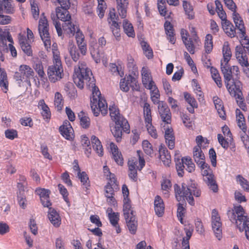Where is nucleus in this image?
I'll return each instance as SVG.
<instances>
[{
    "instance_id": "c85d7f7f",
    "label": "nucleus",
    "mask_w": 249,
    "mask_h": 249,
    "mask_svg": "<svg viewBox=\"0 0 249 249\" xmlns=\"http://www.w3.org/2000/svg\"><path fill=\"white\" fill-rule=\"evenodd\" d=\"M56 15L57 18L65 22L71 19V16L68 9H60L59 7L56 8Z\"/></svg>"
},
{
    "instance_id": "393cba45",
    "label": "nucleus",
    "mask_w": 249,
    "mask_h": 249,
    "mask_svg": "<svg viewBox=\"0 0 249 249\" xmlns=\"http://www.w3.org/2000/svg\"><path fill=\"white\" fill-rule=\"evenodd\" d=\"M164 26L167 38L169 42L173 44H175L176 39L174 36L175 34L173 25L169 21H166L164 23Z\"/></svg>"
},
{
    "instance_id": "f257e3e1",
    "label": "nucleus",
    "mask_w": 249,
    "mask_h": 249,
    "mask_svg": "<svg viewBox=\"0 0 249 249\" xmlns=\"http://www.w3.org/2000/svg\"><path fill=\"white\" fill-rule=\"evenodd\" d=\"M73 82L79 88L82 89L86 84L89 88H92V101L97 102V99L101 98V92L96 87L95 79L92 76L91 70L89 69L85 62H79L77 67L74 68L73 75Z\"/></svg>"
},
{
    "instance_id": "c756f323",
    "label": "nucleus",
    "mask_w": 249,
    "mask_h": 249,
    "mask_svg": "<svg viewBox=\"0 0 249 249\" xmlns=\"http://www.w3.org/2000/svg\"><path fill=\"white\" fill-rule=\"evenodd\" d=\"M159 154L160 159L163 163L165 165L169 166L171 161V156L166 148L161 146V147L159 149Z\"/></svg>"
},
{
    "instance_id": "0eeeda50",
    "label": "nucleus",
    "mask_w": 249,
    "mask_h": 249,
    "mask_svg": "<svg viewBox=\"0 0 249 249\" xmlns=\"http://www.w3.org/2000/svg\"><path fill=\"white\" fill-rule=\"evenodd\" d=\"M240 45L235 47V56L237 60H243L248 58L247 54H249V39L245 35L240 36Z\"/></svg>"
},
{
    "instance_id": "13d9d810",
    "label": "nucleus",
    "mask_w": 249,
    "mask_h": 249,
    "mask_svg": "<svg viewBox=\"0 0 249 249\" xmlns=\"http://www.w3.org/2000/svg\"><path fill=\"white\" fill-rule=\"evenodd\" d=\"M94 7V4L90 1L86 2L84 4L83 7V12L89 16H92L93 14V8Z\"/></svg>"
},
{
    "instance_id": "f03ea898",
    "label": "nucleus",
    "mask_w": 249,
    "mask_h": 249,
    "mask_svg": "<svg viewBox=\"0 0 249 249\" xmlns=\"http://www.w3.org/2000/svg\"><path fill=\"white\" fill-rule=\"evenodd\" d=\"M109 110L111 119L115 124L111 131L117 142H119L122 139L123 130L127 133H129V124L127 120L120 114L119 110L116 106H110Z\"/></svg>"
},
{
    "instance_id": "6ab92c4d",
    "label": "nucleus",
    "mask_w": 249,
    "mask_h": 249,
    "mask_svg": "<svg viewBox=\"0 0 249 249\" xmlns=\"http://www.w3.org/2000/svg\"><path fill=\"white\" fill-rule=\"evenodd\" d=\"M213 102L219 117L223 120L226 119V113L222 101L217 96L213 97Z\"/></svg>"
},
{
    "instance_id": "bb28decb",
    "label": "nucleus",
    "mask_w": 249,
    "mask_h": 249,
    "mask_svg": "<svg viewBox=\"0 0 249 249\" xmlns=\"http://www.w3.org/2000/svg\"><path fill=\"white\" fill-rule=\"evenodd\" d=\"M116 1L119 14L122 18H124L126 15V8L128 4L127 0H116Z\"/></svg>"
},
{
    "instance_id": "c03bdc74",
    "label": "nucleus",
    "mask_w": 249,
    "mask_h": 249,
    "mask_svg": "<svg viewBox=\"0 0 249 249\" xmlns=\"http://www.w3.org/2000/svg\"><path fill=\"white\" fill-rule=\"evenodd\" d=\"M123 28L125 33L129 37L135 36L134 31L132 25L126 20L123 22Z\"/></svg>"
},
{
    "instance_id": "20e7f679",
    "label": "nucleus",
    "mask_w": 249,
    "mask_h": 249,
    "mask_svg": "<svg viewBox=\"0 0 249 249\" xmlns=\"http://www.w3.org/2000/svg\"><path fill=\"white\" fill-rule=\"evenodd\" d=\"M231 221H235L236 226L240 232L245 231V235L249 240V217L246 215L243 207L239 205L234 207L227 213Z\"/></svg>"
},
{
    "instance_id": "c9c22d12",
    "label": "nucleus",
    "mask_w": 249,
    "mask_h": 249,
    "mask_svg": "<svg viewBox=\"0 0 249 249\" xmlns=\"http://www.w3.org/2000/svg\"><path fill=\"white\" fill-rule=\"evenodd\" d=\"M182 39L186 49L191 54L195 53V47L191 38H188L182 35Z\"/></svg>"
},
{
    "instance_id": "b1692460",
    "label": "nucleus",
    "mask_w": 249,
    "mask_h": 249,
    "mask_svg": "<svg viewBox=\"0 0 249 249\" xmlns=\"http://www.w3.org/2000/svg\"><path fill=\"white\" fill-rule=\"evenodd\" d=\"M203 180L210 189L212 190L214 193L217 192L218 187L213 174H211L208 177H205L203 178Z\"/></svg>"
},
{
    "instance_id": "49530a36",
    "label": "nucleus",
    "mask_w": 249,
    "mask_h": 249,
    "mask_svg": "<svg viewBox=\"0 0 249 249\" xmlns=\"http://www.w3.org/2000/svg\"><path fill=\"white\" fill-rule=\"evenodd\" d=\"M143 114L145 123L152 122L151 111L150 108V105L145 103L143 106Z\"/></svg>"
},
{
    "instance_id": "a18cd8bd",
    "label": "nucleus",
    "mask_w": 249,
    "mask_h": 249,
    "mask_svg": "<svg viewBox=\"0 0 249 249\" xmlns=\"http://www.w3.org/2000/svg\"><path fill=\"white\" fill-rule=\"evenodd\" d=\"M183 7L188 18L190 19H193L195 17L194 13L193 7L190 3L184 0L183 1Z\"/></svg>"
},
{
    "instance_id": "7ed1b4c3",
    "label": "nucleus",
    "mask_w": 249,
    "mask_h": 249,
    "mask_svg": "<svg viewBox=\"0 0 249 249\" xmlns=\"http://www.w3.org/2000/svg\"><path fill=\"white\" fill-rule=\"evenodd\" d=\"M174 188L177 200L180 201L182 198L185 197L188 202L192 206L195 205L193 196L196 197H199L201 194L200 190L197 188L195 182L189 183L187 184L183 183L181 188L178 185L176 184Z\"/></svg>"
},
{
    "instance_id": "72a5a7b5",
    "label": "nucleus",
    "mask_w": 249,
    "mask_h": 249,
    "mask_svg": "<svg viewBox=\"0 0 249 249\" xmlns=\"http://www.w3.org/2000/svg\"><path fill=\"white\" fill-rule=\"evenodd\" d=\"M223 55L224 59V63L228 64L231 56V52L228 42L224 43L223 46Z\"/></svg>"
},
{
    "instance_id": "ddd939ff",
    "label": "nucleus",
    "mask_w": 249,
    "mask_h": 249,
    "mask_svg": "<svg viewBox=\"0 0 249 249\" xmlns=\"http://www.w3.org/2000/svg\"><path fill=\"white\" fill-rule=\"evenodd\" d=\"M35 193L39 196L41 202L44 207L49 208L52 205L50 200L49 195L51 192L49 190L38 188L36 190Z\"/></svg>"
},
{
    "instance_id": "f8f14e48",
    "label": "nucleus",
    "mask_w": 249,
    "mask_h": 249,
    "mask_svg": "<svg viewBox=\"0 0 249 249\" xmlns=\"http://www.w3.org/2000/svg\"><path fill=\"white\" fill-rule=\"evenodd\" d=\"M158 111L162 122L169 124L171 122V112L167 105L163 102L158 103Z\"/></svg>"
},
{
    "instance_id": "8fccbe9b",
    "label": "nucleus",
    "mask_w": 249,
    "mask_h": 249,
    "mask_svg": "<svg viewBox=\"0 0 249 249\" xmlns=\"http://www.w3.org/2000/svg\"><path fill=\"white\" fill-rule=\"evenodd\" d=\"M97 105H98V108L100 109L101 113L105 115L107 112V106L106 100L102 97L97 99Z\"/></svg>"
},
{
    "instance_id": "e433bc0d",
    "label": "nucleus",
    "mask_w": 249,
    "mask_h": 249,
    "mask_svg": "<svg viewBox=\"0 0 249 249\" xmlns=\"http://www.w3.org/2000/svg\"><path fill=\"white\" fill-rule=\"evenodd\" d=\"M123 212L124 217L130 216L131 213L134 214V212L131 209L130 200L128 198H124Z\"/></svg>"
},
{
    "instance_id": "de8ad7c7",
    "label": "nucleus",
    "mask_w": 249,
    "mask_h": 249,
    "mask_svg": "<svg viewBox=\"0 0 249 249\" xmlns=\"http://www.w3.org/2000/svg\"><path fill=\"white\" fill-rule=\"evenodd\" d=\"M54 105L58 111H60L64 104V101L62 95L58 92L55 94L54 97Z\"/></svg>"
},
{
    "instance_id": "bf43d9fd",
    "label": "nucleus",
    "mask_w": 249,
    "mask_h": 249,
    "mask_svg": "<svg viewBox=\"0 0 249 249\" xmlns=\"http://www.w3.org/2000/svg\"><path fill=\"white\" fill-rule=\"evenodd\" d=\"M109 70L110 72L114 75H120L121 77L124 75L123 71H121V70H120L119 67L115 64H110Z\"/></svg>"
},
{
    "instance_id": "052dcab7",
    "label": "nucleus",
    "mask_w": 249,
    "mask_h": 249,
    "mask_svg": "<svg viewBox=\"0 0 249 249\" xmlns=\"http://www.w3.org/2000/svg\"><path fill=\"white\" fill-rule=\"evenodd\" d=\"M108 218L110 223L113 226H116L118 224L119 215L118 213H113L108 214Z\"/></svg>"
},
{
    "instance_id": "774afa93",
    "label": "nucleus",
    "mask_w": 249,
    "mask_h": 249,
    "mask_svg": "<svg viewBox=\"0 0 249 249\" xmlns=\"http://www.w3.org/2000/svg\"><path fill=\"white\" fill-rule=\"evenodd\" d=\"M239 63L242 66L245 67L244 71L246 73V75L249 78V63L248 62V58H246L244 61L243 60H238Z\"/></svg>"
},
{
    "instance_id": "ea45409f",
    "label": "nucleus",
    "mask_w": 249,
    "mask_h": 249,
    "mask_svg": "<svg viewBox=\"0 0 249 249\" xmlns=\"http://www.w3.org/2000/svg\"><path fill=\"white\" fill-rule=\"evenodd\" d=\"M12 4L10 0H0V14L5 12L10 13L11 12Z\"/></svg>"
},
{
    "instance_id": "5701e85b",
    "label": "nucleus",
    "mask_w": 249,
    "mask_h": 249,
    "mask_svg": "<svg viewBox=\"0 0 249 249\" xmlns=\"http://www.w3.org/2000/svg\"><path fill=\"white\" fill-rule=\"evenodd\" d=\"M193 158L197 164L199 165L202 161H205V157L201 148L199 146H196L193 149Z\"/></svg>"
},
{
    "instance_id": "3c124183",
    "label": "nucleus",
    "mask_w": 249,
    "mask_h": 249,
    "mask_svg": "<svg viewBox=\"0 0 249 249\" xmlns=\"http://www.w3.org/2000/svg\"><path fill=\"white\" fill-rule=\"evenodd\" d=\"M212 39L213 37L211 35L208 34L206 35L205 37L204 47L205 52L207 53H209L212 51L213 47Z\"/></svg>"
},
{
    "instance_id": "dca6fc26",
    "label": "nucleus",
    "mask_w": 249,
    "mask_h": 249,
    "mask_svg": "<svg viewBox=\"0 0 249 249\" xmlns=\"http://www.w3.org/2000/svg\"><path fill=\"white\" fill-rule=\"evenodd\" d=\"M48 218L51 223L55 227H58L61 224V218L59 213L53 208L49 207Z\"/></svg>"
},
{
    "instance_id": "2f4dec72",
    "label": "nucleus",
    "mask_w": 249,
    "mask_h": 249,
    "mask_svg": "<svg viewBox=\"0 0 249 249\" xmlns=\"http://www.w3.org/2000/svg\"><path fill=\"white\" fill-rule=\"evenodd\" d=\"M71 20L64 22L62 26L64 32L70 36H73L76 32V28L73 24H72Z\"/></svg>"
},
{
    "instance_id": "9b49d317",
    "label": "nucleus",
    "mask_w": 249,
    "mask_h": 249,
    "mask_svg": "<svg viewBox=\"0 0 249 249\" xmlns=\"http://www.w3.org/2000/svg\"><path fill=\"white\" fill-rule=\"evenodd\" d=\"M212 225L213 232L216 238L220 240L222 237V223L220 221V217L217 211L214 209L212 211Z\"/></svg>"
},
{
    "instance_id": "412c9836",
    "label": "nucleus",
    "mask_w": 249,
    "mask_h": 249,
    "mask_svg": "<svg viewBox=\"0 0 249 249\" xmlns=\"http://www.w3.org/2000/svg\"><path fill=\"white\" fill-rule=\"evenodd\" d=\"M110 147L113 159L118 164L122 165L123 164V158L121 153L118 151L117 146L114 143L111 142Z\"/></svg>"
},
{
    "instance_id": "5fc2aeb1",
    "label": "nucleus",
    "mask_w": 249,
    "mask_h": 249,
    "mask_svg": "<svg viewBox=\"0 0 249 249\" xmlns=\"http://www.w3.org/2000/svg\"><path fill=\"white\" fill-rule=\"evenodd\" d=\"M175 162L178 175L182 177L184 174V162H183L182 158L181 160L175 159Z\"/></svg>"
},
{
    "instance_id": "864d4df0",
    "label": "nucleus",
    "mask_w": 249,
    "mask_h": 249,
    "mask_svg": "<svg viewBox=\"0 0 249 249\" xmlns=\"http://www.w3.org/2000/svg\"><path fill=\"white\" fill-rule=\"evenodd\" d=\"M81 142L83 148L85 149L86 154H89L91 152V147H89L90 142L89 138L85 135H82Z\"/></svg>"
},
{
    "instance_id": "7c9ffc66",
    "label": "nucleus",
    "mask_w": 249,
    "mask_h": 249,
    "mask_svg": "<svg viewBox=\"0 0 249 249\" xmlns=\"http://www.w3.org/2000/svg\"><path fill=\"white\" fill-rule=\"evenodd\" d=\"M68 50L72 59L74 62H77L79 59L80 54L72 41H69Z\"/></svg>"
},
{
    "instance_id": "aec40b11",
    "label": "nucleus",
    "mask_w": 249,
    "mask_h": 249,
    "mask_svg": "<svg viewBox=\"0 0 249 249\" xmlns=\"http://www.w3.org/2000/svg\"><path fill=\"white\" fill-rule=\"evenodd\" d=\"M232 17L236 27L240 31V33L241 35L244 36L246 35V30L244 22L240 17L239 14L234 12L233 13Z\"/></svg>"
},
{
    "instance_id": "58836bf2",
    "label": "nucleus",
    "mask_w": 249,
    "mask_h": 249,
    "mask_svg": "<svg viewBox=\"0 0 249 249\" xmlns=\"http://www.w3.org/2000/svg\"><path fill=\"white\" fill-rule=\"evenodd\" d=\"M38 106L42 110L41 114L43 117L47 119H50L51 113L50 109L43 100H41L39 101Z\"/></svg>"
},
{
    "instance_id": "f3484780",
    "label": "nucleus",
    "mask_w": 249,
    "mask_h": 249,
    "mask_svg": "<svg viewBox=\"0 0 249 249\" xmlns=\"http://www.w3.org/2000/svg\"><path fill=\"white\" fill-rule=\"evenodd\" d=\"M221 70L224 75L225 84L234 80L232 78L231 68L230 67L228 64H224L222 60L221 61Z\"/></svg>"
},
{
    "instance_id": "603ef678",
    "label": "nucleus",
    "mask_w": 249,
    "mask_h": 249,
    "mask_svg": "<svg viewBox=\"0 0 249 249\" xmlns=\"http://www.w3.org/2000/svg\"><path fill=\"white\" fill-rule=\"evenodd\" d=\"M77 175L83 185L85 186L87 190L88 189V187H89V177L86 173L85 172H82L81 173L78 172Z\"/></svg>"
},
{
    "instance_id": "09e8293b",
    "label": "nucleus",
    "mask_w": 249,
    "mask_h": 249,
    "mask_svg": "<svg viewBox=\"0 0 249 249\" xmlns=\"http://www.w3.org/2000/svg\"><path fill=\"white\" fill-rule=\"evenodd\" d=\"M211 72L212 74V78L215 81L217 86L219 88H221L222 86V83L218 71L213 67H211Z\"/></svg>"
},
{
    "instance_id": "a19ab883",
    "label": "nucleus",
    "mask_w": 249,
    "mask_h": 249,
    "mask_svg": "<svg viewBox=\"0 0 249 249\" xmlns=\"http://www.w3.org/2000/svg\"><path fill=\"white\" fill-rule=\"evenodd\" d=\"M235 179L236 182L240 184L245 191L249 192V181L247 179L241 175L236 176Z\"/></svg>"
},
{
    "instance_id": "a878e982",
    "label": "nucleus",
    "mask_w": 249,
    "mask_h": 249,
    "mask_svg": "<svg viewBox=\"0 0 249 249\" xmlns=\"http://www.w3.org/2000/svg\"><path fill=\"white\" fill-rule=\"evenodd\" d=\"M165 139L169 149H173L175 146V136L172 128H167L165 131Z\"/></svg>"
},
{
    "instance_id": "a211bd4d",
    "label": "nucleus",
    "mask_w": 249,
    "mask_h": 249,
    "mask_svg": "<svg viewBox=\"0 0 249 249\" xmlns=\"http://www.w3.org/2000/svg\"><path fill=\"white\" fill-rule=\"evenodd\" d=\"M124 218L130 232L133 234H135L137 230L138 222L135 215L131 213L130 216Z\"/></svg>"
},
{
    "instance_id": "f704fd0d",
    "label": "nucleus",
    "mask_w": 249,
    "mask_h": 249,
    "mask_svg": "<svg viewBox=\"0 0 249 249\" xmlns=\"http://www.w3.org/2000/svg\"><path fill=\"white\" fill-rule=\"evenodd\" d=\"M64 90L70 98L74 99L77 96V90L71 83H66Z\"/></svg>"
},
{
    "instance_id": "338daca9",
    "label": "nucleus",
    "mask_w": 249,
    "mask_h": 249,
    "mask_svg": "<svg viewBox=\"0 0 249 249\" xmlns=\"http://www.w3.org/2000/svg\"><path fill=\"white\" fill-rule=\"evenodd\" d=\"M20 48L23 52L28 56H32L33 52L31 46L28 43H26L20 46Z\"/></svg>"
},
{
    "instance_id": "4d7b16f0",
    "label": "nucleus",
    "mask_w": 249,
    "mask_h": 249,
    "mask_svg": "<svg viewBox=\"0 0 249 249\" xmlns=\"http://www.w3.org/2000/svg\"><path fill=\"white\" fill-rule=\"evenodd\" d=\"M182 161L187 167L186 170L190 173L194 172L195 170V164L192 159L189 157L182 158Z\"/></svg>"
},
{
    "instance_id": "4be33fe9",
    "label": "nucleus",
    "mask_w": 249,
    "mask_h": 249,
    "mask_svg": "<svg viewBox=\"0 0 249 249\" xmlns=\"http://www.w3.org/2000/svg\"><path fill=\"white\" fill-rule=\"evenodd\" d=\"M154 206L156 214L159 217L162 216L164 213V206L163 201L159 196L155 197Z\"/></svg>"
},
{
    "instance_id": "9d476101",
    "label": "nucleus",
    "mask_w": 249,
    "mask_h": 249,
    "mask_svg": "<svg viewBox=\"0 0 249 249\" xmlns=\"http://www.w3.org/2000/svg\"><path fill=\"white\" fill-rule=\"evenodd\" d=\"M226 86L231 95L236 99H242V84L240 81L232 80L231 82L226 84Z\"/></svg>"
},
{
    "instance_id": "1a4fd4ad",
    "label": "nucleus",
    "mask_w": 249,
    "mask_h": 249,
    "mask_svg": "<svg viewBox=\"0 0 249 249\" xmlns=\"http://www.w3.org/2000/svg\"><path fill=\"white\" fill-rule=\"evenodd\" d=\"M48 78L52 83L60 80L63 76V69L62 64L50 66L47 71Z\"/></svg>"
},
{
    "instance_id": "473e14b6",
    "label": "nucleus",
    "mask_w": 249,
    "mask_h": 249,
    "mask_svg": "<svg viewBox=\"0 0 249 249\" xmlns=\"http://www.w3.org/2000/svg\"><path fill=\"white\" fill-rule=\"evenodd\" d=\"M237 121L238 126L245 133L247 130V127L245 124V120L244 115L239 109L236 110Z\"/></svg>"
},
{
    "instance_id": "39448f33",
    "label": "nucleus",
    "mask_w": 249,
    "mask_h": 249,
    "mask_svg": "<svg viewBox=\"0 0 249 249\" xmlns=\"http://www.w3.org/2000/svg\"><path fill=\"white\" fill-rule=\"evenodd\" d=\"M43 13L39 20L38 30L41 39L43 41L45 48L48 50L51 47V36L49 32L48 20Z\"/></svg>"
},
{
    "instance_id": "69168bd1",
    "label": "nucleus",
    "mask_w": 249,
    "mask_h": 249,
    "mask_svg": "<svg viewBox=\"0 0 249 249\" xmlns=\"http://www.w3.org/2000/svg\"><path fill=\"white\" fill-rule=\"evenodd\" d=\"M142 147L145 152L147 155H151L153 153V149H152V145L148 141L145 140L142 142Z\"/></svg>"
},
{
    "instance_id": "6e6d98bb",
    "label": "nucleus",
    "mask_w": 249,
    "mask_h": 249,
    "mask_svg": "<svg viewBox=\"0 0 249 249\" xmlns=\"http://www.w3.org/2000/svg\"><path fill=\"white\" fill-rule=\"evenodd\" d=\"M34 68L39 76L42 78L44 77L45 73L43 71L42 62L40 60H37L35 62Z\"/></svg>"
},
{
    "instance_id": "680f3d73",
    "label": "nucleus",
    "mask_w": 249,
    "mask_h": 249,
    "mask_svg": "<svg viewBox=\"0 0 249 249\" xmlns=\"http://www.w3.org/2000/svg\"><path fill=\"white\" fill-rule=\"evenodd\" d=\"M184 98L191 107L195 108L197 107V104L196 100L195 98H193L190 94L184 93Z\"/></svg>"
},
{
    "instance_id": "4468645a",
    "label": "nucleus",
    "mask_w": 249,
    "mask_h": 249,
    "mask_svg": "<svg viewBox=\"0 0 249 249\" xmlns=\"http://www.w3.org/2000/svg\"><path fill=\"white\" fill-rule=\"evenodd\" d=\"M59 129L61 134L66 139L71 141L74 138L73 129L69 121L64 122Z\"/></svg>"
},
{
    "instance_id": "6e6552de",
    "label": "nucleus",
    "mask_w": 249,
    "mask_h": 249,
    "mask_svg": "<svg viewBox=\"0 0 249 249\" xmlns=\"http://www.w3.org/2000/svg\"><path fill=\"white\" fill-rule=\"evenodd\" d=\"M142 82L144 87L147 89L152 90L154 89V91H155L156 95L154 96L156 98L160 96L159 90L155 84L154 82L152 80V77L149 70L144 67L142 68Z\"/></svg>"
},
{
    "instance_id": "e2e57ef3",
    "label": "nucleus",
    "mask_w": 249,
    "mask_h": 249,
    "mask_svg": "<svg viewBox=\"0 0 249 249\" xmlns=\"http://www.w3.org/2000/svg\"><path fill=\"white\" fill-rule=\"evenodd\" d=\"M51 18L53 20V24L55 27L58 36H61L62 35V30L61 27V24L56 20H55V15L52 14L51 15Z\"/></svg>"
},
{
    "instance_id": "423d86ee",
    "label": "nucleus",
    "mask_w": 249,
    "mask_h": 249,
    "mask_svg": "<svg viewBox=\"0 0 249 249\" xmlns=\"http://www.w3.org/2000/svg\"><path fill=\"white\" fill-rule=\"evenodd\" d=\"M110 174L109 182L105 186V196L107 198V201L110 204L115 205L116 203L115 198L114 197L115 191L118 190L119 188L116 183V179L114 177V175L108 172Z\"/></svg>"
},
{
    "instance_id": "37998d69",
    "label": "nucleus",
    "mask_w": 249,
    "mask_h": 249,
    "mask_svg": "<svg viewBox=\"0 0 249 249\" xmlns=\"http://www.w3.org/2000/svg\"><path fill=\"white\" fill-rule=\"evenodd\" d=\"M0 86L4 89L3 91L6 93L8 87L7 74L5 71L1 70L0 71Z\"/></svg>"
},
{
    "instance_id": "79ce46f5",
    "label": "nucleus",
    "mask_w": 249,
    "mask_h": 249,
    "mask_svg": "<svg viewBox=\"0 0 249 249\" xmlns=\"http://www.w3.org/2000/svg\"><path fill=\"white\" fill-rule=\"evenodd\" d=\"M186 236L183 237L182 241V249H190L189 246V239H190L192 235L193 230H190L187 228L184 229Z\"/></svg>"
},
{
    "instance_id": "2eb2a0df",
    "label": "nucleus",
    "mask_w": 249,
    "mask_h": 249,
    "mask_svg": "<svg viewBox=\"0 0 249 249\" xmlns=\"http://www.w3.org/2000/svg\"><path fill=\"white\" fill-rule=\"evenodd\" d=\"M19 71H21L24 81L30 83V79L33 78L35 72L33 69L29 66L26 65H21L19 68Z\"/></svg>"
},
{
    "instance_id": "cd10ccee",
    "label": "nucleus",
    "mask_w": 249,
    "mask_h": 249,
    "mask_svg": "<svg viewBox=\"0 0 249 249\" xmlns=\"http://www.w3.org/2000/svg\"><path fill=\"white\" fill-rule=\"evenodd\" d=\"M91 142L93 149L99 156H102L103 155V148L99 139L95 136L93 135L91 137Z\"/></svg>"
},
{
    "instance_id": "4c0bfd02",
    "label": "nucleus",
    "mask_w": 249,
    "mask_h": 249,
    "mask_svg": "<svg viewBox=\"0 0 249 249\" xmlns=\"http://www.w3.org/2000/svg\"><path fill=\"white\" fill-rule=\"evenodd\" d=\"M78 117L80 121V124L84 128H88L89 127L90 122V119L83 112L81 111L78 114Z\"/></svg>"
},
{
    "instance_id": "0e129e2a",
    "label": "nucleus",
    "mask_w": 249,
    "mask_h": 249,
    "mask_svg": "<svg viewBox=\"0 0 249 249\" xmlns=\"http://www.w3.org/2000/svg\"><path fill=\"white\" fill-rule=\"evenodd\" d=\"M58 187L60 193L63 196L64 200L67 203H70L69 198L68 197V193L66 188L62 184H59Z\"/></svg>"
}]
</instances>
